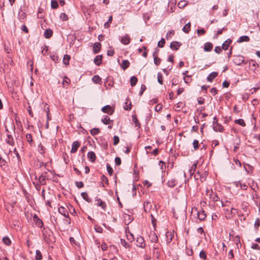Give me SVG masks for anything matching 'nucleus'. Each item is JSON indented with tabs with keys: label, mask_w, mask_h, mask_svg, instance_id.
<instances>
[{
	"label": "nucleus",
	"mask_w": 260,
	"mask_h": 260,
	"mask_svg": "<svg viewBox=\"0 0 260 260\" xmlns=\"http://www.w3.org/2000/svg\"><path fill=\"white\" fill-rule=\"evenodd\" d=\"M42 233L43 238L47 243L55 242V237L51 230L49 229L44 228Z\"/></svg>",
	"instance_id": "nucleus-1"
},
{
	"label": "nucleus",
	"mask_w": 260,
	"mask_h": 260,
	"mask_svg": "<svg viewBox=\"0 0 260 260\" xmlns=\"http://www.w3.org/2000/svg\"><path fill=\"white\" fill-rule=\"evenodd\" d=\"M244 57L242 55L235 56L233 58L234 63L237 66H241L242 63L246 64L244 61Z\"/></svg>",
	"instance_id": "nucleus-2"
},
{
	"label": "nucleus",
	"mask_w": 260,
	"mask_h": 260,
	"mask_svg": "<svg viewBox=\"0 0 260 260\" xmlns=\"http://www.w3.org/2000/svg\"><path fill=\"white\" fill-rule=\"evenodd\" d=\"M102 111L109 115H112L114 112V109L110 105H106L102 108Z\"/></svg>",
	"instance_id": "nucleus-3"
},
{
	"label": "nucleus",
	"mask_w": 260,
	"mask_h": 260,
	"mask_svg": "<svg viewBox=\"0 0 260 260\" xmlns=\"http://www.w3.org/2000/svg\"><path fill=\"white\" fill-rule=\"evenodd\" d=\"M136 245L141 248H144L145 246V241L144 238L140 236L137 238L136 239Z\"/></svg>",
	"instance_id": "nucleus-4"
},
{
	"label": "nucleus",
	"mask_w": 260,
	"mask_h": 260,
	"mask_svg": "<svg viewBox=\"0 0 260 260\" xmlns=\"http://www.w3.org/2000/svg\"><path fill=\"white\" fill-rule=\"evenodd\" d=\"M182 44L177 41H173L170 44V48L174 50H178L179 47L181 46Z\"/></svg>",
	"instance_id": "nucleus-5"
},
{
	"label": "nucleus",
	"mask_w": 260,
	"mask_h": 260,
	"mask_svg": "<svg viewBox=\"0 0 260 260\" xmlns=\"http://www.w3.org/2000/svg\"><path fill=\"white\" fill-rule=\"evenodd\" d=\"M80 146V143L78 141H74L72 145V149L71 150V153H75L77 151L78 148Z\"/></svg>",
	"instance_id": "nucleus-6"
},
{
	"label": "nucleus",
	"mask_w": 260,
	"mask_h": 260,
	"mask_svg": "<svg viewBox=\"0 0 260 260\" xmlns=\"http://www.w3.org/2000/svg\"><path fill=\"white\" fill-rule=\"evenodd\" d=\"M149 238L151 242L157 243L158 241L157 236L156 234V233L153 231H151L150 232Z\"/></svg>",
	"instance_id": "nucleus-7"
},
{
	"label": "nucleus",
	"mask_w": 260,
	"mask_h": 260,
	"mask_svg": "<svg viewBox=\"0 0 260 260\" xmlns=\"http://www.w3.org/2000/svg\"><path fill=\"white\" fill-rule=\"evenodd\" d=\"M197 217L200 221H203L206 218V214L203 209L198 211Z\"/></svg>",
	"instance_id": "nucleus-8"
},
{
	"label": "nucleus",
	"mask_w": 260,
	"mask_h": 260,
	"mask_svg": "<svg viewBox=\"0 0 260 260\" xmlns=\"http://www.w3.org/2000/svg\"><path fill=\"white\" fill-rule=\"evenodd\" d=\"M18 18L21 22H24L26 20V14L22 12L21 8L18 13Z\"/></svg>",
	"instance_id": "nucleus-9"
},
{
	"label": "nucleus",
	"mask_w": 260,
	"mask_h": 260,
	"mask_svg": "<svg viewBox=\"0 0 260 260\" xmlns=\"http://www.w3.org/2000/svg\"><path fill=\"white\" fill-rule=\"evenodd\" d=\"M101 44L99 42H96L93 44V52L94 54L99 53L101 51Z\"/></svg>",
	"instance_id": "nucleus-10"
},
{
	"label": "nucleus",
	"mask_w": 260,
	"mask_h": 260,
	"mask_svg": "<svg viewBox=\"0 0 260 260\" xmlns=\"http://www.w3.org/2000/svg\"><path fill=\"white\" fill-rule=\"evenodd\" d=\"M166 237L167 243H170L172 242L173 238H174V234L170 231H168L166 233Z\"/></svg>",
	"instance_id": "nucleus-11"
},
{
	"label": "nucleus",
	"mask_w": 260,
	"mask_h": 260,
	"mask_svg": "<svg viewBox=\"0 0 260 260\" xmlns=\"http://www.w3.org/2000/svg\"><path fill=\"white\" fill-rule=\"evenodd\" d=\"M102 60H103V55H98L96 56L94 58V59L93 60V62L96 66H99L102 64Z\"/></svg>",
	"instance_id": "nucleus-12"
},
{
	"label": "nucleus",
	"mask_w": 260,
	"mask_h": 260,
	"mask_svg": "<svg viewBox=\"0 0 260 260\" xmlns=\"http://www.w3.org/2000/svg\"><path fill=\"white\" fill-rule=\"evenodd\" d=\"M7 138L6 139V142L11 146L14 145V141L12 136L10 134H7Z\"/></svg>",
	"instance_id": "nucleus-13"
},
{
	"label": "nucleus",
	"mask_w": 260,
	"mask_h": 260,
	"mask_svg": "<svg viewBox=\"0 0 260 260\" xmlns=\"http://www.w3.org/2000/svg\"><path fill=\"white\" fill-rule=\"evenodd\" d=\"M34 220L36 223V224L38 226V227H40V228H41L43 226V221H42L41 219H40L38 216L36 215V214H35L34 216Z\"/></svg>",
	"instance_id": "nucleus-14"
},
{
	"label": "nucleus",
	"mask_w": 260,
	"mask_h": 260,
	"mask_svg": "<svg viewBox=\"0 0 260 260\" xmlns=\"http://www.w3.org/2000/svg\"><path fill=\"white\" fill-rule=\"evenodd\" d=\"M58 212L60 214L63 215L64 217L69 218L68 212L64 207L62 206L59 207Z\"/></svg>",
	"instance_id": "nucleus-15"
},
{
	"label": "nucleus",
	"mask_w": 260,
	"mask_h": 260,
	"mask_svg": "<svg viewBox=\"0 0 260 260\" xmlns=\"http://www.w3.org/2000/svg\"><path fill=\"white\" fill-rule=\"evenodd\" d=\"M26 140L27 142L28 143L29 145L30 146H32L35 144L34 141L32 139V136L30 134H27L25 136Z\"/></svg>",
	"instance_id": "nucleus-16"
},
{
	"label": "nucleus",
	"mask_w": 260,
	"mask_h": 260,
	"mask_svg": "<svg viewBox=\"0 0 260 260\" xmlns=\"http://www.w3.org/2000/svg\"><path fill=\"white\" fill-rule=\"evenodd\" d=\"M88 158L92 162H94L96 159V155L94 152L89 151L87 153Z\"/></svg>",
	"instance_id": "nucleus-17"
},
{
	"label": "nucleus",
	"mask_w": 260,
	"mask_h": 260,
	"mask_svg": "<svg viewBox=\"0 0 260 260\" xmlns=\"http://www.w3.org/2000/svg\"><path fill=\"white\" fill-rule=\"evenodd\" d=\"M232 41L231 39L226 40L222 45L221 48L224 50H226L228 49L229 47L230 44L232 43Z\"/></svg>",
	"instance_id": "nucleus-18"
},
{
	"label": "nucleus",
	"mask_w": 260,
	"mask_h": 260,
	"mask_svg": "<svg viewBox=\"0 0 260 260\" xmlns=\"http://www.w3.org/2000/svg\"><path fill=\"white\" fill-rule=\"evenodd\" d=\"M213 44L210 42H207L204 44V50L206 52H209L213 48Z\"/></svg>",
	"instance_id": "nucleus-19"
},
{
	"label": "nucleus",
	"mask_w": 260,
	"mask_h": 260,
	"mask_svg": "<svg viewBox=\"0 0 260 260\" xmlns=\"http://www.w3.org/2000/svg\"><path fill=\"white\" fill-rule=\"evenodd\" d=\"M95 201L97 202L96 205L98 206H101L104 210L106 209V204L104 202L102 201L100 199H98V198H96Z\"/></svg>",
	"instance_id": "nucleus-20"
},
{
	"label": "nucleus",
	"mask_w": 260,
	"mask_h": 260,
	"mask_svg": "<svg viewBox=\"0 0 260 260\" xmlns=\"http://www.w3.org/2000/svg\"><path fill=\"white\" fill-rule=\"evenodd\" d=\"M121 42L124 45H127L130 42V38L127 35H125L124 36L121 38Z\"/></svg>",
	"instance_id": "nucleus-21"
},
{
	"label": "nucleus",
	"mask_w": 260,
	"mask_h": 260,
	"mask_svg": "<svg viewBox=\"0 0 260 260\" xmlns=\"http://www.w3.org/2000/svg\"><path fill=\"white\" fill-rule=\"evenodd\" d=\"M218 75V73L216 72H213L209 74V75L207 77V80L209 82H212L213 79L217 77Z\"/></svg>",
	"instance_id": "nucleus-22"
},
{
	"label": "nucleus",
	"mask_w": 260,
	"mask_h": 260,
	"mask_svg": "<svg viewBox=\"0 0 260 260\" xmlns=\"http://www.w3.org/2000/svg\"><path fill=\"white\" fill-rule=\"evenodd\" d=\"M213 128L215 132H223L224 131L223 126L219 123H217L215 126L213 127Z\"/></svg>",
	"instance_id": "nucleus-23"
},
{
	"label": "nucleus",
	"mask_w": 260,
	"mask_h": 260,
	"mask_svg": "<svg viewBox=\"0 0 260 260\" xmlns=\"http://www.w3.org/2000/svg\"><path fill=\"white\" fill-rule=\"evenodd\" d=\"M101 186L103 187H105L104 183L108 185L109 184V181L107 177L105 176V175H103L101 177Z\"/></svg>",
	"instance_id": "nucleus-24"
},
{
	"label": "nucleus",
	"mask_w": 260,
	"mask_h": 260,
	"mask_svg": "<svg viewBox=\"0 0 260 260\" xmlns=\"http://www.w3.org/2000/svg\"><path fill=\"white\" fill-rule=\"evenodd\" d=\"M52 35L53 31L51 29L48 28L45 30L44 36L45 38L49 39L52 37Z\"/></svg>",
	"instance_id": "nucleus-25"
},
{
	"label": "nucleus",
	"mask_w": 260,
	"mask_h": 260,
	"mask_svg": "<svg viewBox=\"0 0 260 260\" xmlns=\"http://www.w3.org/2000/svg\"><path fill=\"white\" fill-rule=\"evenodd\" d=\"M129 65L130 63L128 60H123L121 64V67L123 70H125Z\"/></svg>",
	"instance_id": "nucleus-26"
},
{
	"label": "nucleus",
	"mask_w": 260,
	"mask_h": 260,
	"mask_svg": "<svg viewBox=\"0 0 260 260\" xmlns=\"http://www.w3.org/2000/svg\"><path fill=\"white\" fill-rule=\"evenodd\" d=\"M92 81L94 83H97L99 84H101L102 82V79L100 77L99 75L93 76V77L92 78Z\"/></svg>",
	"instance_id": "nucleus-27"
},
{
	"label": "nucleus",
	"mask_w": 260,
	"mask_h": 260,
	"mask_svg": "<svg viewBox=\"0 0 260 260\" xmlns=\"http://www.w3.org/2000/svg\"><path fill=\"white\" fill-rule=\"evenodd\" d=\"M185 106V104L180 102L175 105V110L176 111H179L181 109Z\"/></svg>",
	"instance_id": "nucleus-28"
},
{
	"label": "nucleus",
	"mask_w": 260,
	"mask_h": 260,
	"mask_svg": "<svg viewBox=\"0 0 260 260\" xmlns=\"http://www.w3.org/2000/svg\"><path fill=\"white\" fill-rule=\"evenodd\" d=\"M39 183L42 185H44L46 184V176L44 174H41L39 178Z\"/></svg>",
	"instance_id": "nucleus-29"
},
{
	"label": "nucleus",
	"mask_w": 260,
	"mask_h": 260,
	"mask_svg": "<svg viewBox=\"0 0 260 260\" xmlns=\"http://www.w3.org/2000/svg\"><path fill=\"white\" fill-rule=\"evenodd\" d=\"M83 199L88 203H91V200L89 198L87 192H83L81 194Z\"/></svg>",
	"instance_id": "nucleus-30"
},
{
	"label": "nucleus",
	"mask_w": 260,
	"mask_h": 260,
	"mask_svg": "<svg viewBox=\"0 0 260 260\" xmlns=\"http://www.w3.org/2000/svg\"><path fill=\"white\" fill-rule=\"evenodd\" d=\"M153 256L157 258H159L160 257V252L158 251V248L157 247H153Z\"/></svg>",
	"instance_id": "nucleus-31"
},
{
	"label": "nucleus",
	"mask_w": 260,
	"mask_h": 260,
	"mask_svg": "<svg viewBox=\"0 0 260 260\" xmlns=\"http://www.w3.org/2000/svg\"><path fill=\"white\" fill-rule=\"evenodd\" d=\"M250 40V39L248 36H243L239 38L238 40L237 41V42L238 43H242L243 42H249Z\"/></svg>",
	"instance_id": "nucleus-32"
},
{
	"label": "nucleus",
	"mask_w": 260,
	"mask_h": 260,
	"mask_svg": "<svg viewBox=\"0 0 260 260\" xmlns=\"http://www.w3.org/2000/svg\"><path fill=\"white\" fill-rule=\"evenodd\" d=\"M234 241H235V244L237 245V248L238 249L241 248L242 246V245L240 242V238L239 236H238V235L236 236L235 237V239H234Z\"/></svg>",
	"instance_id": "nucleus-33"
},
{
	"label": "nucleus",
	"mask_w": 260,
	"mask_h": 260,
	"mask_svg": "<svg viewBox=\"0 0 260 260\" xmlns=\"http://www.w3.org/2000/svg\"><path fill=\"white\" fill-rule=\"evenodd\" d=\"M190 27H191V23L190 22L187 23L186 25L184 26L183 27L182 30L186 33H189L190 30Z\"/></svg>",
	"instance_id": "nucleus-34"
},
{
	"label": "nucleus",
	"mask_w": 260,
	"mask_h": 260,
	"mask_svg": "<svg viewBox=\"0 0 260 260\" xmlns=\"http://www.w3.org/2000/svg\"><path fill=\"white\" fill-rule=\"evenodd\" d=\"M70 58H71V57L69 55L65 54L64 55L63 58V64H65L66 66L69 65Z\"/></svg>",
	"instance_id": "nucleus-35"
},
{
	"label": "nucleus",
	"mask_w": 260,
	"mask_h": 260,
	"mask_svg": "<svg viewBox=\"0 0 260 260\" xmlns=\"http://www.w3.org/2000/svg\"><path fill=\"white\" fill-rule=\"evenodd\" d=\"M138 82V79L135 76H132L130 79V83L131 85L132 86H134L136 85L137 83Z\"/></svg>",
	"instance_id": "nucleus-36"
},
{
	"label": "nucleus",
	"mask_w": 260,
	"mask_h": 260,
	"mask_svg": "<svg viewBox=\"0 0 260 260\" xmlns=\"http://www.w3.org/2000/svg\"><path fill=\"white\" fill-rule=\"evenodd\" d=\"M46 149L42 144H40L38 146V151L41 154H44L45 153Z\"/></svg>",
	"instance_id": "nucleus-37"
},
{
	"label": "nucleus",
	"mask_w": 260,
	"mask_h": 260,
	"mask_svg": "<svg viewBox=\"0 0 260 260\" xmlns=\"http://www.w3.org/2000/svg\"><path fill=\"white\" fill-rule=\"evenodd\" d=\"M132 119H133V122L135 124V126H136V127L138 126V127H140L141 124L139 122V120H138L136 115L132 116Z\"/></svg>",
	"instance_id": "nucleus-38"
},
{
	"label": "nucleus",
	"mask_w": 260,
	"mask_h": 260,
	"mask_svg": "<svg viewBox=\"0 0 260 260\" xmlns=\"http://www.w3.org/2000/svg\"><path fill=\"white\" fill-rule=\"evenodd\" d=\"M120 244L126 248H129L131 247L129 244L127 243L124 239H120Z\"/></svg>",
	"instance_id": "nucleus-39"
},
{
	"label": "nucleus",
	"mask_w": 260,
	"mask_h": 260,
	"mask_svg": "<svg viewBox=\"0 0 260 260\" xmlns=\"http://www.w3.org/2000/svg\"><path fill=\"white\" fill-rule=\"evenodd\" d=\"M176 180L175 179H172L168 181L167 184L170 187H174L176 185Z\"/></svg>",
	"instance_id": "nucleus-40"
},
{
	"label": "nucleus",
	"mask_w": 260,
	"mask_h": 260,
	"mask_svg": "<svg viewBox=\"0 0 260 260\" xmlns=\"http://www.w3.org/2000/svg\"><path fill=\"white\" fill-rule=\"evenodd\" d=\"M249 66L253 67L254 69H256L259 67L258 64L255 60L252 59L249 61Z\"/></svg>",
	"instance_id": "nucleus-41"
},
{
	"label": "nucleus",
	"mask_w": 260,
	"mask_h": 260,
	"mask_svg": "<svg viewBox=\"0 0 260 260\" xmlns=\"http://www.w3.org/2000/svg\"><path fill=\"white\" fill-rule=\"evenodd\" d=\"M71 82L70 79H69L67 76H64L63 78V80L62 81V85L63 87H65V86H68L69 85L70 82Z\"/></svg>",
	"instance_id": "nucleus-42"
},
{
	"label": "nucleus",
	"mask_w": 260,
	"mask_h": 260,
	"mask_svg": "<svg viewBox=\"0 0 260 260\" xmlns=\"http://www.w3.org/2000/svg\"><path fill=\"white\" fill-rule=\"evenodd\" d=\"M100 132V129L94 127L90 130V134L92 136L98 135Z\"/></svg>",
	"instance_id": "nucleus-43"
},
{
	"label": "nucleus",
	"mask_w": 260,
	"mask_h": 260,
	"mask_svg": "<svg viewBox=\"0 0 260 260\" xmlns=\"http://www.w3.org/2000/svg\"><path fill=\"white\" fill-rule=\"evenodd\" d=\"M3 241L6 245L9 246L11 244V241L7 236L3 238Z\"/></svg>",
	"instance_id": "nucleus-44"
},
{
	"label": "nucleus",
	"mask_w": 260,
	"mask_h": 260,
	"mask_svg": "<svg viewBox=\"0 0 260 260\" xmlns=\"http://www.w3.org/2000/svg\"><path fill=\"white\" fill-rule=\"evenodd\" d=\"M102 121L104 124H108L110 123L111 121H112V120H111L110 118L108 116H105V117L102 119Z\"/></svg>",
	"instance_id": "nucleus-45"
},
{
	"label": "nucleus",
	"mask_w": 260,
	"mask_h": 260,
	"mask_svg": "<svg viewBox=\"0 0 260 260\" xmlns=\"http://www.w3.org/2000/svg\"><path fill=\"white\" fill-rule=\"evenodd\" d=\"M235 123L236 124H238L242 126H245L246 124L242 119H238L235 120Z\"/></svg>",
	"instance_id": "nucleus-46"
},
{
	"label": "nucleus",
	"mask_w": 260,
	"mask_h": 260,
	"mask_svg": "<svg viewBox=\"0 0 260 260\" xmlns=\"http://www.w3.org/2000/svg\"><path fill=\"white\" fill-rule=\"evenodd\" d=\"M150 217H151V222H152V225H153V226L154 228V230H156V222H157V220H156V219L155 218V217H154V216L152 214L150 215Z\"/></svg>",
	"instance_id": "nucleus-47"
},
{
	"label": "nucleus",
	"mask_w": 260,
	"mask_h": 260,
	"mask_svg": "<svg viewBox=\"0 0 260 260\" xmlns=\"http://www.w3.org/2000/svg\"><path fill=\"white\" fill-rule=\"evenodd\" d=\"M187 3H186V1H180L177 4V6L179 8L182 9L185 6L187 5Z\"/></svg>",
	"instance_id": "nucleus-48"
},
{
	"label": "nucleus",
	"mask_w": 260,
	"mask_h": 260,
	"mask_svg": "<svg viewBox=\"0 0 260 260\" xmlns=\"http://www.w3.org/2000/svg\"><path fill=\"white\" fill-rule=\"evenodd\" d=\"M42 255L39 250H37L36 252V259L37 260H41L42 259Z\"/></svg>",
	"instance_id": "nucleus-49"
},
{
	"label": "nucleus",
	"mask_w": 260,
	"mask_h": 260,
	"mask_svg": "<svg viewBox=\"0 0 260 260\" xmlns=\"http://www.w3.org/2000/svg\"><path fill=\"white\" fill-rule=\"evenodd\" d=\"M157 81L161 85L163 84L162 75L160 72L157 73Z\"/></svg>",
	"instance_id": "nucleus-50"
},
{
	"label": "nucleus",
	"mask_w": 260,
	"mask_h": 260,
	"mask_svg": "<svg viewBox=\"0 0 260 260\" xmlns=\"http://www.w3.org/2000/svg\"><path fill=\"white\" fill-rule=\"evenodd\" d=\"M44 11V10L43 8H39V11L38 12V17L39 18H44V15L43 14V12Z\"/></svg>",
	"instance_id": "nucleus-51"
},
{
	"label": "nucleus",
	"mask_w": 260,
	"mask_h": 260,
	"mask_svg": "<svg viewBox=\"0 0 260 260\" xmlns=\"http://www.w3.org/2000/svg\"><path fill=\"white\" fill-rule=\"evenodd\" d=\"M197 166V162L194 163L193 164V165L192 166V167H191V169L189 170V172H190V174L191 176L194 173V172L196 170Z\"/></svg>",
	"instance_id": "nucleus-52"
},
{
	"label": "nucleus",
	"mask_w": 260,
	"mask_h": 260,
	"mask_svg": "<svg viewBox=\"0 0 260 260\" xmlns=\"http://www.w3.org/2000/svg\"><path fill=\"white\" fill-rule=\"evenodd\" d=\"M200 257L203 259L207 258L206 252L204 250H202L199 254Z\"/></svg>",
	"instance_id": "nucleus-53"
},
{
	"label": "nucleus",
	"mask_w": 260,
	"mask_h": 260,
	"mask_svg": "<svg viewBox=\"0 0 260 260\" xmlns=\"http://www.w3.org/2000/svg\"><path fill=\"white\" fill-rule=\"evenodd\" d=\"M107 170L110 176H112L113 174V170L112 167L109 164H107Z\"/></svg>",
	"instance_id": "nucleus-54"
},
{
	"label": "nucleus",
	"mask_w": 260,
	"mask_h": 260,
	"mask_svg": "<svg viewBox=\"0 0 260 260\" xmlns=\"http://www.w3.org/2000/svg\"><path fill=\"white\" fill-rule=\"evenodd\" d=\"M177 1H169L168 3V6H170V10L171 12H173L174 10L173 9L172 6L174 5H176Z\"/></svg>",
	"instance_id": "nucleus-55"
},
{
	"label": "nucleus",
	"mask_w": 260,
	"mask_h": 260,
	"mask_svg": "<svg viewBox=\"0 0 260 260\" xmlns=\"http://www.w3.org/2000/svg\"><path fill=\"white\" fill-rule=\"evenodd\" d=\"M212 200L214 202L220 201L222 206H225L224 204H223V203L220 200V198H219V197L216 194L214 195V196L212 197Z\"/></svg>",
	"instance_id": "nucleus-56"
},
{
	"label": "nucleus",
	"mask_w": 260,
	"mask_h": 260,
	"mask_svg": "<svg viewBox=\"0 0 260 260\" xmlns=\"http://www.w3.org/2000/svg\"><path fill=\"white\" fill-rule=\"evenodd\" d=\"M166 41L164 38H161V40L158 42L157 46L159 47L162 48L165 44Z\"/></svg>",
	"instance_id": "nucleus-57"
},
{
	"label": "nucleus",
	"mask_w": 260,
	"mask_h": 260,
	"mask_svg": "<svg viewBox=\"0 0 260 260\" xmlns=\"http://www.w3.org/2000/svg\"><path fill=\"white\" fill-rule=\"evenodd\" d=\"M191 75H188L185 76L184 78V81L186 83H189L191 82Z\"/></svg>",
	"instance_id": "nucleus-58"
},
{
	"label": "nucleus",
	"mask_w": 260,
	"mask_h": 260,
	"mask_svg": "<svg viewBox=\"0 0 260 260\" xmlns=\"http://www.w3.org/2000/svg\"><path fill=\"white\" fill-rule=\"evenodd\" d=\"M193 147L194 150H197L199 147V143L197 140H194L192 143Z\"/></svg>",
	"instance_id": "nucleus-59"
},
{
	"label": "nucleus",
	"mask_w": 260,
	"mask_h": 260,
	"mask_svg": "<svg viewBox=\"0 0 260 260\" xmlns=\"http://www.w3.org/2000/svg\"><path fill=\"white\" fill-rule=\"evenodd\" d=\"M174 34H175V31L174 30H169L166 35L167 39H168L169 38H171L172 37V36H173Z\"/></svg>",
	"instance_id": "nucleus-60"
},
{
	"label": "nucleus",
	"mask_w": 260,
	"mask_h": 260,
	"mask_svg": "<svg viewBox=\"0 0 260 260\" xmlns=\"http://www.w3.org/2000/svg\"><path fill=\"white\" fill-rule=\"evenodd\" d=\"M51 6L52 9H57L58 7V1H51Z\"/></svg>",
	"instance_id": "nucleus-61"
},
{
	"label": "nucleus",
	"mask_w": 260,
	"mask_h": 260,
	"mask_svg": "<svg viewBox=\"0 0 260 260\" xmlns=\"http://www.w3.org/2000/svg\"><path fill=\"white\" fill-rule=\"evenodd\" d=\"M60 18L63 21H66L68 19V16L64 13L60 14Z\"/></svg>",
	"instance_id": "nucleus-62"
},
{
	"label": "nucleus",
	"mask_w": 260,
	"mask_h": 260,
	"mask_svg": "<svg viewBox=\"0 0 260 260\" xmlns=\"http://www.w3.org/2000/svg\"><path fill=\"white\" fill-rule=\"evenodd\" d=\"M260 225V220L259 218H257L254 223V228L256 231H257L258 229V227Z\"/></svg>",
	"instance_id": "nucleus-63"
},
{
	"label": "nucleus",
	"mask_w": 260,
	"mask_h": 260,
	"mask_svg": "<svg viewBox=\"0 0 260 260\" xmlns=\"http://www.w3.org/2000/svg\"><path fill=\"white\" fill-rule=\"evenodd\" d=\"M119 142V138L117 136H114L113 137V145L116 146L117 145Z\"/></svg>",
	"instance_id": "nucleus-64"
}]
</instances>
